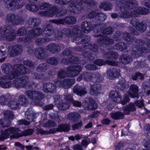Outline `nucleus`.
<instances>
[{"mask_svg":"<svg viewBox=\"0 0 150 150\" xmlns=\"http://www.w3.org/2000/svg\"><path fill=\"white\" fill-rule=\"evenodd\" d=\"M136 46L133 47L131 54L135 57L140 56L144 53L149 52L150 51V42L147 44L141 39H137L135 40Z\"/></svg>","mask_w":150,"mask_h":150,"instance_id":"f03ea898","label":"nucleus"},{"mask_svg":"<svg viewBox=\"0 0 150 150\" xmlns=\"http://www.w3.org/2000/svg\"><path fill=\"white\" fill-rule=\"evenodd\" d=\"M35 54L37 57L40 59H44L47 57V54L45 51V49L43 47L37 49Z\"/></svg>","mask_w":150,"mask_h":150,"instance_id":"412c9836","label":"nucleus"},{"mask_svg":"<svg viewBox=\"0 0 150 150\" xmlns=\"http://www.w3.org/2000/svg\"><path fill=\"white\" fill-rule=\"evenodd\" d=\"M40 23V19L38 18H30L25 23L27 27L32 28L38 26Z\"/></svg>","mask_w":150,"mask_h":150,"instance_id":"a211bd4d","label":"nucleus"},{"mask_svg":"<svg viewBox=\"0 0 150 150\" xmlns=\"http://www.w3.org/2000/svg\"><path fill=\"white\" fill-rule=\"evenodd\" d=\"M57 107L59 109L65 110L69 108V104L65 100H63L57 104Z\"/></svg>","mask_w":150,"mask_h":150,"instance_id":"f704fd0d","label":"nucleus"},{"mask_svg":"<svg viewBox=\"0 0 150 150\" xmlns=\"http://www.w3.org/2000/svg\"><path fill=\"white\" fill-rule=\"evenodd\" d=\"M74 2L76 4V7L74 8H72L71 11L75 13H80L84 9V7L82 6L81 0H74Z\"/></svg>","mask_w":150,"mask_h":150,"instance_id":"5701e85b","label":"nucleus"},{"mask_svg":"<svg viewBox=\"0 0 150 150\" xmlns=\"http://www.w3.org/2000/svg\"><path fill=\"white\" fill-rule=\"evenodd\" d=\"M75 35H73L74 38H73L72 41L77 44V42L79 40L81 36H83V34L80 30V33H78V31H76L74 34Z\"/></svg>","mask_w":150,"mask_h":150,"instance_id":"bf43d9fd","label":"nucleus"},{"mask_svg":"<svg viewBox=\"0 0 150 150\" xmlns=\"http://www.w3.org/2000/svg\"><path fill=\"white\" fill-rule=\"evenodd\" d=\"M8 105L11 108L15 110L19 109L20 108L19 102H17L15 100H10Z\"/></svg>","mask_w":150,"mask_h":150,"instance_id":"a19ab883","label":"nucleus"},{"mask_svg":"<svg viewBox=\"0 0 150 150\" xmlns=\"http://www.w3.org/2000/svg\"><path fill=\"white\" fill-rule=\"evenodd\" d=\"M47 61L48 64L51 65H57L58 63L57 59L54 57L49 58Z\"/></svg>","mask_w":150,"mask_h":150,"instance_id":"6e6d98bb","label":"nucleus"},{"mask_svg":"<svg viewBox=\"0 0 150 150\" xmlns=\"http://www.w3.org/2000/svg\"><path fill=\"white\" fill-rule=\"evenodd\" d=\"M147 26L146 23L144 21H142L141 23H139L136 26V28L140 32L143 33L145 31Z\"/></svg>","mask_w":150,"mask_h":150,"instance_id":"79ce46f5","label":"nucleus"},{"mask_svg":"<svg viewBox=\"0 0 150 150\" xmlns=\"http://www.w3.org/2000/svg\"><path fill=\"white\" fill-rule=\"evenodd\" d=\"M124 113L125 114H129L130 111L135 110V108L133 104L130 103L123 108Z\"/></svg>","mask_w":150,"mask_h":150,"instance_id":"37998d69","label":"nucleus"},{"mask_svg":"<svg viewBox=\"0 0 150 150\" xmlns=\"http://www.w3.org/2000/svg\"><path fill=\"white\" fill-rule=\"evenodd\" d=\"M81 26L82 31L86 33L91 31L93 29L91 23L87 21L82 22Z\"/></svg>","mask_w":150,"mask_h":150,"instance_id":"b1692460","label":"nucleus"},{"mask_svg":"<svg viewBox=\"0 0 150 150\" xmlns=\"http://www.w3.org/2000/svg\"><path fill=\"white\" fill-rule=\"evenodd\" d=\"M40 8L43 10L50 9L48 11H49L52 8H51V5L47 3H44L39 6Z\"/></svg>","mask_w":150,"mask_h":150,"instance_id":"e2e57ef3","label":"nucleus"},{"mask_svg":"<svg viewBox=\"0 0 150 150\" xmlns=\"http://www.w3.org/2000/svg\"><path fill=\"white\" fill-rule=\"evenodd\" d=\"M98 42L101 44L106 45H111L114 43V41L108 37H100L98 40Z\"/></svg>","mask_w":150,"mask_h":150,"instance_id":"c756f323","label":"nucleus"},{"mask_svg":"<svg viewBox=\"0 0 150 150\" xmlns=\"http://www.w3.org/2000/svg\"><path fill=\"white\" fill-rule=\"evenodd\" d=\"M63 31L64 32V34L69 37H73V35H75L74 34L76 33V31H78V33H80L79 27H76L73 29H65L63 30Z\"/></svg>","mask_w":150,"mask_h":150,"instance_id":"a878e982","label":"nucleus"},{"mask_svg":"<svg viewBox=\"0 0 150 150\" xmlns=\"http://www.w3.org/2000/svg\"><path fill=\"white\" fill-rule=\"evenodd\" d=\"M109 96L113 99L114 101L118 102L121 100L122 96L117 91H112L110 93Z\"/></svg>","mask_w":150,"mask_h":150,"instance_id":"7c9ffc66","label":"nucleus"},{"mask_svg":"<svg viewBox=\"0 0 150 150\" xmlns=\"http://www.w3.org/2000/svg\"><path fill=\"white\" fill-rule=\"evenodd\" d=\"M43 29L39 27L33 29L28 31V32L32 35L34 38L41 35L43 36Z\"/></svg>","mask_w":150,"mask_h":150,"instance_id":"bb28decb","label":"nucleus"},{"mask_svg":"<svg viewBox=\"0 0 150 150\" xmlns=\"http://www.w3.org/2000/svg\"><path fill=\"white\" fill-rule=\"evenodd\" d=\"M73 91L74 93L81 96L87 93V89L85 87H82L78 86H76L73 88Z\"/></svg>","mask_w":150,"mask_h":150,"instance_id":"393cba45","label":"nucleus"},{"mask_svg":"<svg viewBox=\"0 0 150 150\" xmlns=\"http://www.w3.org/2000/svg\"><path fill=\"white\" fill-rule=\"evenodd\" d=\"M25 94L28 98L33 101L36 105L42 106L44 105L40 104L39 102L45 98V95L41 92L36 91H27Z\"/></svg>","mask_w":150,"mask_h":150,"instance_id":"423d86ee","label":"nucleus"},{"mask_svg":"<svg viewBox=\"0 0 150 150\" xmlns=\"http://www.w3.org/2000/svg\"><path fill=\"white\" fill-rule=\"evenodd\" d=\"M139 91L138 87L137 85L132 84L129 88L128 93L132 98L138 97Z\"/></svg>","mask_w":150,"mask_h":150,"instance_id":"4be33fe9","label":"nucleus"},{"mask_svg":"<svg viewBox=\"0 0 150 150\" xmlns=\"http://www.w3.org/2000/svg\"><path fill=\"white\" fill-rule=\"evenodd\" d=\"M43 29V36L49 37L52 35L54 33V28L52 25L49 24L46 25L45 28Z\"/></svg>","mask_w":150,"mask_h":150,"instance_id":"aec40b11","label":"nucleus"},{"mask_svg":"<svg viewBox=\"0 0 150 150\" xmlns=\"http://www.w3.org/2000/svg\"><path fill=\"white\" fill-rule=\"evenodd\" d=\"M120 70L118 69H110L107 71V76L110 79H114L120 75Z\"/></svg>","mask_w":150,"mask_h":150,"instance_id":"2eb2a0df","label":"nucleus"},{"mask_svg":"<svg viewBox=\"0 0 150 150\" xmlns=\"http://www.w3.org/2000/svg\"><path fill=\"white\" fill-rule=\"evenodd\" d=\"M114 48L115 50L122 51L127 49L126 44L124 42H120L115 44Z\"/></svg>","mask_w":150,"mask_h":150,"instance_id":"a18cd8bd","label":"nucleus"},{"mask_svg":"<svg viewBox=\"0 0 150 150\" xmlns=\"http://www.w3.org/2000/svg\"><path fill=\"white\" fill-rule=\"evenodd\" d=\"M4 115L5 119H8L7 120L8 122V120H13L14 118V116L13 112L9 110H7L4 111Z\"/></svg>","mask_w":150,"mask_h":150,"instance_id":"de8ad7c7","label":"nucleus"},{"mask_svg":"<svg viewBox=\"0 0 150 150\" xmlns=\"http://www.w3.org/2000/svg\"><path fill=\"white\" fill-rule=\"evenodd\" d=\"M114 31L113 28L110 26L104 29L102 31L103 33L105 34L110 35Z\"/></svg>","mask_w":150,"mask_h":150,"instance_id":"774afa93","label":"nucleus"},{"mask_svg":"<svg viewBox=\"0 0 150 150\" xmlns=\"http://www.w3.org/2000/svg\"><path fill=\"white\" fill-rule=\"evenodd\" d=\"M76 18L75 17L71 16L66 17L63 18L50 21L52 23L57 25H64L65 23L68 24H74L76 23Z\"/></svg>","mask_w":150,"mask_h":150,"instance_id":"9d476101","label":"nucleus"},{"mask_svg":"<svg viewBox=\"0 0 150 150\" xmlns=\"http://www.w3.org/2000/svg\"><path fill=\"white\" fill-rule=\"evenodd\" d=\"M71 1V0H55V3L56 4L63 5L68 4Z\"/></svg>","mask_w":150,"mask_h":150,"instance_id":"338daca9","label":"nucleus"},{"mask_svg":"<svg viewBox=\"0 0 150 150\" xmlns=\"http://www.w3.org/2000/svg\"><path fill=\"white\" fill-rule=\"evenodd\" d=\"M101 50L102 53H104L105 57L108 59H111L112 58H117L118 57V53L117 52L109 51L105 53L103 52V51H105L101 49Z\"/></svg>","mask_w":150,"mask_h":150,"instance_id":"c9c22d12","label":"nucleus"},{"mask_svg":"<svg viewBox=\"0 0 150 150\" xmlns=\"http://www.w3.org/2000/svg\"><path fill=\"white\" fill-rule=\"evenodd\" d=\"M34 38L31 34L28 31V34L26 37H23L19 38L17 39V41L18 42H31L32 39Z\"/></svg>","mask_w":150,"mask_h":150,"instance_id":"e433bc0d","label":"nucleus"},{"mask_svg":"<svg viewBox=\"0 0 150 150\" xmlns=\"http://www.w3.org/2000/svg\"><path fill=\"white\" fill-rule=\"evenodd\" d=\"M82 69L81 66H69L68 68L67 76L69 77H74L77 76Z\"/></svg>","mask_w":150,"mask_h":150,"instance_id":"ddd939ff","label":"nucleus"},{"mask_svg":"<svg viewBox=\"0 0 150 150\" xmlns=\"http://www.w3.org/2000/svg\"><path fill=\"white\" fill-rule=\"evenodd\" d=\"M11 83L9 81H5V79L3 77H0V85L2 88H9L11 86Z\"/></svg>","mask_w":150,"mask_h":150,"instance_id":"c03bdc74","label":"nucleus"},{"mask_svg":"<svg viewBox=\"0 0 150 150\" xmlns=\"http://www.w3.org/2000/svg\"><path fill=\"white\" fill-rule=\"evenodd\" d=\"M85 49H84L82 52L83 55L85 57H87L91 61H93L94 59V57L92 56V54L90 52L89 49L87 48V46H85Z\"/></svg>","mask_w":150,"mask_h":150,"instance_id":"58836bf2","label":"nucleus"},{"mask_svg":"<svg viewBox=\"0 0 150 150\" xmlns=\"http://www.w3.org/2000/svg\"><path fill=\"white\" fill-rule=\"evenodd\" d=\"M18 102L20 106H26L29 104L28 100L24 95H20L18 96Z\"/></svg>","mask_w":150,"mask_h":150,"instance_id":"473e14b6","label":"nucleus"},{"mask_svg":"<svg viewBox=\"0 0 150 150\" xmlns=\"http://www.w3.org/2000/svg\"><path fill=\"white\" fill-rule=\"evenodd\" d=\"M123 38L125 40L130 42H131L132 40H134V38L130 35L127 32H125L123 34Z\"/></svg>","mask_w":150,"mask_h":150,"instance_id":"0e129e2a","label":"nucleus"},{"mask_svg":"<svg viewBox=\"0 0 150 150\" xmlns=\"http://www.w3.org/2000/svg\"><path fill=\"white\" fill-rule=\"evenodd\" d=\"M101 88V86L99 83L95 84L91 86L90 90L91 95H97L98 93Z\"/></svg>","mask_w":150,"mask_h":150,"instance_id":"cd10ccee","label":"nucleus"},{"mask_svg":"<svg viewBox=\"0 0 150 150\" xmlns=\"http://www.w3.org/2000/svg\"><path fill=\"white\" fill-rule=\"evenodd\" d=\"M2 66V71L5 74H8V78L12 79L17 77L21 74H25L30 73L31 66Z\"/></svg>","mask_w":150,"mask_h":150,"instance_id":"f257e3e1","label":"nucleus"},{"mask_svg":"<svg viewBox=\"0 0 150 150\" xmlns=\"http://www.w3.org/2000/svg\"><path fill=\"white\" fill-rule=\"evenodd\" d=\"M27 33V30L26 29L23 27L19 28L17 31V34L19 36L25 35Z\"/></svg>","mask_w":150,"mask_h":150,"instance_id":"052dcab7","label":"nucleus"},{"mask_svg":"<svg viewBox=\"0 0 150 150\" xmlns=\"http://www.w3.org/2000/svg\"><path fill=\"white\" fill-rule=\"evenodd\" d=\"M75 80L73 79H66L57 82L58 86L61 88L67 89L70 88L75 83Z\"/></svg>","mask_w":150,"mask_h":150,"instance_id":"f8f14e48","label":"nucleus"},{"mask_svg":"<svg viewBox=\"0 0 150 150\" xmlns=\"http://www.w3.org/2000/svg\"><path fill=\"white\" fill-rule=\"evenodd\" d=\"M11 98L9 94L2 95L0 96V104L2 105H5L7 102L11 99Z\"/></svg>","mask_w":150,"mask_h":150,"instance_id":"ea45409f","label":"nucleus"},{"mask_svg":"<svg viewBox=\"0 0 150 150\" xmlns=\"http://www.w3.org/2000/svg\"><path fill=\"white\" fill-rule=\"evenodd\" d=\"M22 46L20 45H15L12 47V50L8 53L10 56L13 57L20 54L22 52Z\"/></svg>","mask_w":150,"mask_h":150,"instance_id":"f3484780","label":"nucleus"},{"mask_svg":"<svg viewBox=\"0 0 150 150\" xmlns=\"http://www.w3.org/2000/svg\"><path fill=\"white\" fill-rule=\"evenodd\" d=\"M64 65L80 63L81 64L85 65L86 62L84 60L79 61V58L76 57H72L66 59H63L61 62Z\"/></svg>","mask_w":150,"mask_h":150,"instance_id":"9b49d317","label":"nucleus"},{"mask_svg":"<svg viewBox=\"0 0 150 150\" xmlns=\"http://www.w3.org/2000/svg\"><path fill=\"white\" fill-rule=\"evenodd\" d=\"M58 128L51 129L49 131L44 130L42 129L38 128L36 129L37 132L39 134H54L59 132Z\"/></svg>","mask_w":150,"mask_h":150,"instance_id":"2f4dec72","label":"nucleus"},{"mask_svg":"<svg viewBox=\"0 0 150 150\" xmlns=\"http://www.w3.org/2000/svg\"><path fill=\"white\" fill-rule=\"evenodd\" d=\"M97 17V19L95 20V21L98 22L104 21L106 18V16L105 14L102 13H98V12Z\"/></svg>","mask_w":150,"mask_h":150,"instance_id":"5fc2aeb1","label":"nucleus"},{"mask_svg":"<svg viewBox=\"0 0 150 150\" xmlns=\"http://www.w3.org/2000/svg\"><path fill=\"white\" fill-rule=\"evenodd\" d=\"M67 12V10L64 6H62L59 8L57 6H54L49 11H43L40 12L41 15L49 17H52L56 14V16L59 17L64 16Z\"/></svg>","mask_w":150,"mask_h":150,"instance_id":"39448f33","label":"nucleus"},{"mask_svg":"<svg viewBox=\"0 0 150 150\" xmlns=\"http://www.w3.org/2000/svg\"><path fill=\"white\" fill-rule=\"evenodd\" d=\"M80 116L77 112H73L69 114V118L70 120L73 122L76 121L77 119H79Z\"/></svg>","mask_w":150,"mask_h":150,"instance_id":"8fccbe9b","label":"nucleus"},{"mask_svg":"<svg viewBox=\"0 0 150 150\" xmlns=\"http://www.w3.org/2000/svg\"><path fill=\"white\" fill-rule=\"evenodd\" d=\"M111 116L112 118L115 120L121 119L124 117V114L120 112L112 113Z\"/></svg>","mask_w":150,"mask_h":150,"instance_id":"09e8293b","label":"nucleus"},{"mask_svg":"<svg viewBox=\"0 0 150 150\" xmlns=\"http://www.w3.org/2000/svg\"><path fill=\"white\" fill-rule=\"evenodd\" d=\"M94 64L98 66H103L107 64L111 66H117L119 65L120 62H118L105 60L104 61L102 59H98L94 62Z\"/></svg>","mask_w":150,"mask_h":150,"instance_id":"dca6fc26","label":"nucleus"},{"mask_svg":"<svg viewBox=\"0 0 150 150\" xmlns=\"http://www.w3.org/2000/svg\"><path fill=\"white\" fill-rule=\"evenodd\" d=\"M56 86L51 83L44 84L43 86V90L46 93H54L56 91Z\"/></svg>","mask_w":150,"mask_h":150,"instance_id":"4468645a","label":"nucleus"},{"mask_svg":"<svg viewBox=\"0 0 150 150\" xmlns=\"http://www.w3.org/2000/svg\"><path fill=\"white\" fill-rule=\"evenodd\" d=\"M58 128L59 132H67L70 129V125L69 124H61L58 126Z\"/></svg>","mask_w":150,"mask_h":150,"instance_id":"49530a36","label":"nucleus"},{"mask_svg":"<svg viewBox=\"0 0 150 150\" xmlns=\"http://www.w3.org/2000/svg\"><path fill=\"white\" fill-rule=\"evenodd\" d=\"M82 74V77L83 79L87 81H93L92 80V74L89 72L84 73Z\"/></svg>","mask_w":150,"mask_h":150,"instance_id":"864d4df0","label":"nucleus"},{"mask_svg":"<svg viewBox=\"0 0 150 150\" xmlns=\"http://www.w3.org/2000/svg\"><path fill=\"white\" fill-rule=\"evenodd\" d=\"M16 16L13 14L10 13L7 15L6 20L9 22H11L13 25Z\"/></svg>","mask_w":150,"mask_h":150,"instance_id":"13d9d810","label":"nucleus"},{"mask_svg":"<svg viewBox=\"0 0 150 150\" xmlns=\"http://www.w3.org/2000/svg\"><path fill=\"white\" fill-rule=\"evenodd\" d=\"M48 51L52 53L57 54L61 51V48L59 45L52 43L48 45L47 47Z\"/></svg>","mask_w":150,"mask_h":150,"instance_id":"6ab92c4d","label":"nucleus"},{"mask_svg":"<svg viewBox=\"0 0 150 150\" xmlns=\"http://www.w3.org/2000/svg\"><path fill=\"white\" fill-rule=\"evenodd\" d=\"M24 22V20L22 17L16 16L13 25H21Z\"/></svg>","mask_w":150,"mask_h":150,"instance_id":"603ef678","label":"nucleus"},{"mask_svg":"<svg viewBox=\"0 0 150 150\" xmlns=\"http://www.w3.org/2000/svg\"><path fill=\"white\" fill-rule=\"evenodd\" d=\"M25 118L28 120V122H29V124L35 118V115L33 111L30 110H27L25 112Z\"/></svg>","mask_w":150,"mask_h":150,"instance_id":"72a5a7b5","label":"nucleus"},{"mask_svg":"<svg viewBox=\"0 0 150 150\" xmlns=\"http://www.w3.org/2000/svg\"><path fill=\"white\" fill-rule=\"evenodd\" d=\"M6 119L5 120L3 119H0V126H1L2 127H7L10 126L11 122L9 120L8 121V122H6Z\"/></svg>","mask_w":150,"mask_h":150,"instance_id":"680f3d73","label":"nucleus"},{"mask_svg":"<svg viewBox=\"0 0 150 150\" xmlns=\"http://www.w3.org/2000/svg\"><path fill=\"white\" fill-rule=\"evenodd\" d=\"M20 76L15 78L16 79L13 82V84L17 88L24 87L29 81L28 77L27 76H23L19 77Z\"/></svg>","mask_w":150,"mask_h":150,"instance_id":"1a4fd4ad","label":"nucleus"},{"mask_svg":"<svg viewBox=\"0 0 150 150\" xmlns=\"http://www.w3.org/2000/svg\"><path fill=\"white\" fill-rule=\"evenodd\" d=\"M26 9L30 11L33 12H36L39 10V8L37 6L30 4H27L26 5Z\"/></svg>","mask_w":150,"mask_h":150,"instance_id":"3c124183","label":"nucleus"},{"mask_svg":"<svg viewBox=\"0 0 150 150\" xmlns=\"http://www.w3.org/2000/svg\"><path fill=\"white\" fill-rule=\"evenodd\" d=\"M16 38V34L14 31L9 27L0 28V39L5 38L7 40L11 41Z\"/></svg>","mask_w":150,"mask_h":150,"instance_id":"0eeeda50","label":"nucleus"},{"mask_svg":"<svg viewBox=\"0 0 150 150\" xmlns=\"http://www.w3.org/2000/svg\"><path fill=\"white\" fill-rule=\"evenodd\" d=\"M112 5L111 4H106L105 3H102L100 6V8H103L104 10H110L112 9Z\"/></svg>","mask_w":150,"mask_h":150,"instance_id":"4d7b16f0","label":"nucleus"},{"mask_svg":"<svg viewBox=\"0 0 150 150\" xmlns=\"http://www.w3.org/2000/svg\"><path fill=\"white\" fill-rule=\"evenodd\" d=\"M86 101L88 102V105L86 107V110H95L97 107V105L90 98H86Z\"/></svg>","mask_w":150,"mask_h":150,"instance_id":"c85d7f7f","label":"nucleus"},{"mask_svg":"<svg viewBox=\"0 0 150 150\" xmlns=\"http://www.w3.org/2000/svg\"><path fill=\"white\" fill-rule=\"evenodd\" d=\"M120 61L125 64L131 63L132 61L131 57L128 55L124 54L121 55L120 57Z\"/></svg>","mask_w":150,"mask_h":150,"instance_id":"4c0bfd02","label":"nucleus"},{"mask_svg":"<svg viewBox=\"0 0 150 150\" xmlns=\"http://www.w3.org/2000/svg\"><path fill=\"white\" fill-rule=\"evenodd\" d=\"M88 37L86 36L84 38H83V36H81L79 40L77 42V44H86L88 43L89 40L88 39Z\"/></svg>","mask_w":150,"mask_h":150,"instance_id":"69168bd1","label":"nucleus"},{"mask_svg":"<svg viewBox=\"0 0 150 150\" xmlns=\"http://www.w3.org/2000/svg\"><path fill=\"white\" fill-rule=\"evenodd\" d=\"M6 6L9 9H19L24 5L23 0H5Z\"/></svg>","mask_w":150,"mask_h":150,"instance_id":"6e6552de","label":"nucleus"},{"mask_svg":"<svg viewBox=\"0 0 150 150\" xmlns=\"http://www.w3.org/2000/svg\"><path fill=\"white\" fill-rule=\"evenodd\" d=\"M135 9L132 12L125 11L120 15V17L125 18H129L130 17H137L139 14L144 15L149 12L148 8L144 7H139L135 8Z\"/></svg>","mask_w":150,"mask_h":150,"instance_id":"20e7f679","label":"nucleus"},{"mask_svg":"<svg viewBox=\"0 0 150 150\" xmlns=\"http://www.w3.org/2000/svg\"><path fill=\"white\" fill-rule=\"evenodd\" d=\"M7 130L8 133L5 137L8 136L9 135H11L10 138L12 139L18 138L20 137L30 135L34 132L33 129H29L24 130L21 133H20L18 132L20 131L19 129L13 127H11L8 128Z\"/></svg>","mask_w":150,"mask_h":150,"instance_id":"7ed1b4c3","label":"nucleus"}]
</instances>
